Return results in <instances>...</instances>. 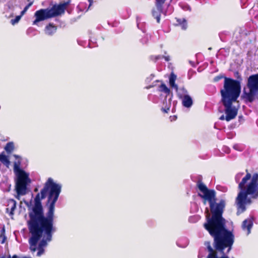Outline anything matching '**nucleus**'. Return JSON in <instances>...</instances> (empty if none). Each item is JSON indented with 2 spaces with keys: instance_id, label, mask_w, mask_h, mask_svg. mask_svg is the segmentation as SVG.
I'll return each instance as SVG.
<instances>
[{
  "instance_id": "obj_7",
  "label": "nucleus",
  "mask_w": 258,
  "mask_h": 258,
  "mask_svg": "<svg viewBox=\"0 0 258 258\" xmlns=\"http://www.w3.org/2000/svg\"><path fill=\"white\" fill-rule=\"evenodd\" d=\"M70 3V1H69L59 4H55L51 8H47L51 18L63 14Z\"/></svg>"
},
{
  "instance_id": "obj_21",
  "label": "nucleus",
  "mask_w": 258,
  "mask_h": 258,
  "mask_svg": "<svg viewBox=\"0 0 258 258\" xmlns=\"http://www.w3.org/2000/svg\"><path fill=\"white\" fill-rule=\"evenodd\" d=\"M205 245L207 246L208 250L209 252V254H211L212 255H213L215 253V252L214 249L211 246L210 242L209 241H206L205 242Z\"/></svg>"
},
{
  "instance_id": "obj_16",
  "label": "nucleus",
  "mask_w": 258,
  "mask_h": 258,
  "mask_svg": "<svg viewBox=\"0 0 258 258\" xmlns=\"http://www.w3.org/2000/svg\"><path fill=\"white\" fill-rule=\"evenodd\" d=\"M176 20V25L180 26L182 30H186L187 27V22L185 19H177Z\"/></svg>"
},
{
  "instance_id": "obj_23",
  "label": "nucleus",
  "mask_w": 258,
  "mask_h": 258,
  "mask_svg": "<svg viewBox=\"0 0 258 258\" xmlns=\"http://www.w3.org/2000/svg\"><path fill=\"white\" fill-rule=\"evenodd\" d=\"M22 16V15H21L20 16H17L16 17V18L15 19H12L11 20V22L12 24L14 25L16 23H18L19 21V20H20Z\"/></svg>"
},
{
  "instance_id": "obj_5",
  "label": "nucleus",
  "mask_w": 258,
  "mask_h": 258,
  "mask_svg": "<svg viewBox=\"0 0 258 258\" xmlns=\"http://www.w3.org/2000/svg\"><path fill=\"white\" fill-rule=\"evenodd\" d=\"M241 89L239 81L224 77L223 88L220 90L221 102H236L240 96Z\"/></svg>"
},
{
  "instance_id": "obj_30",
  "label": "nucleus",
  "mask_w": 258,
  "mask_h": 258,
  "mask_svg": "<svg viewBox=\"0 0 258 258\" xmlns=\"http://www.w3.org/2000/svg\"><path fill=\"white\" fill-rule=\"evenodd\" d=\"M183 9L185 11H191V8L188 5H186L184 7H183Z\"/></svg>"
},
{
  "instance_id": "obj_29",
  "label": "nucleus",
  "mask_w": 258,
  "mask_h": 258,
  "mask_svg": "<svg viewBox=\"0 0 258 258\" xmlns=\"http://www.w3.org/2000/svg\"><path fill=\"white\" fill-rule=\"evenodd\" d=\"M223 78H224L222 76H216V77L214 78V81L215 82H218L220 80H221V79H222Z\"/></svg>"
},
{
  "instance_id": "obj_10",
  "label": "nucleus",
  "mask_w": 258,
  "mask_h": 258,
  "mask_svg": "<svg viewBox=\"0 0 258 258\" xmlns=\"http://www.w3.org/2000/svg\"><path fill=\"white\" fill-rule=\"evenodd\" d=\"M253 226V221L251 218L247 219L244 220L242 224V228L243 230L246 231L247 235L250 234L251 229Z\"/></svg>"
},
{
  "instance_id": "obj_40",
  "label": "nucleus",
  "mask_w": 258,
  "mask_h": 258,
  "mask_svg": "<svg viewBox=\"0 0 258 258\" xmlns=\"http://www.w3.org/2000/svg\"><path fill=\"white\" fill-rule=\"evenodd\" d=\"M239 119H241V118H242V116H239Z\"/></svg>"
},
{
  "instance_id": "obj_35",
  "label": "nucleus",
  "mask_w": 258,
  "mask_h": 258,
  "mask_svg": "<svg viewBox=\"0 0 258 258\" xmlns=\"http://www.w3.org/2000/svg\"><path fill=\"white\" fill-rule=\"evenodd\" d=\"M221 120H223L225 119V116L224 115H222L219 118Z\"/></svg>"
},
{
  "instance_id": "obj_18",
  "label": "nucleus",
  "mask_w": 258,
  "mask_h": 258,
  "mask_svg": "<svg viewBox=\"0 0 258 258\" xmlns=\"http://www.w3.org/2000/svg\"><path fill=\"white\" fill-rule=\"evenodd\" d=\"M156 9H157L156 8ZM163 12V7H162V10L161 11H159L158 9L156 10H153L152 11V15L156 19L157 22L158 23L160 22V14Z\"/></svg>"
},
{
  "instance_id": "obj_20",
  "label": "nucleus",
  "mask_w": 258,
  "mask_h": 258,
  "mask_svg": "<svg viewBox=\"0 0 258 258\" xmlns=\"http://www.w3.org/2000/svg\"><path fill=\"white\" fill-rule=\"evenodd\" d=\"M14 149V145L13 142L8 143L5 147V150L8 153H11Z\"/></svg>"
},
{
  "instance_id": "obj_15",
  "label": "nucleus",
  "mask_w": 258,
  "mask_h": 258,
  "mask_svg": "<svg viewBox=\"0 0 258 258\" xmlns=\"http://www.w3.org/2000/svg\"><path fill=\"white\" fill-rule=\"evenodd\" d=\"M177 92V96L179 99H181L182 97L188 95L187 90L184 87L178 88L177 90H175Z\"/></svg>"
},
{
  "instance_id": "obj_39",
  "label": "nucleus",
  "mask_w": 258,
  "mask_h": 258,
  "mask_svg": "<svg viewBox=\"0 0 258 258\" xmlns=\"http://www.w3.org/2000/svg\"><path fill=\"white\" fill-rule=\"evenodd\" d=\"M0 258H6L5 256H3L2 257H1ZM9 258H11V256L9 255ZM12 258H13V256L12 257Z\"/></svg>"
},
{
  "instance_id": "obj_11",
  "label": "nucleus",
  "mask_w": 258,
  "mask_h": 258,
  "mask_svg": "<svg viewBox=\"0 0 258 258\" xmlns=\"http://www.w3.org/2000/svg\"><path fill=\"white\" fill-rule=\"evenodd\" d=\"M56 26H54L52 23H49L45 27L44 31L46 34L49 36H52L56 32Z\"/></svg>"
},
{
  "instance_id": "obj_42",
  "label": "nucleus",
  "mask_w": 258,
  "mask_h": 258,
  "mask_svg": "<svg viewBox=\"0 0 258 258\" xmlns=\"http://www.w3.org/2000/svg\"><path fill=\"white\" fill-rule=\"evenodd\" d=\"M208 49H209V50H211V49H212V48H211V47H209V48H208Z\"/></svg>"
},
{
  "instance_id": "obj_27",
  "label": "nucleus",
  "mask_w": 258,
  "mask_h": 258,
  "mask_svg": "<svg viewBox=\"0 0 258 258\" xmlns=\"http://www.w3.org/2000/svg\"><path fill=\"white\" fill-rule=\"evenodd\" d=\"M234 76L237 78V80H235L236 81H239L240 83V85H241V81H242L241 77L240 74L238 72H236L234 73Z\"/></svg>"
},
{
  "instance_id": "obj_26",
  "label": "nucleus",
  "mask_w": 258,
  "mask_h": 258,
  "mask_svg": "<svg viewBox=\"0 0 258 258\" xmlns=\"http://www.w3.org/2000/svg\"><path fill=\"white\" fill-rule=\"evenodd\" d=\"M243 174V172H239L236 175L235 177V179L236 182H238L239 181L240 178H241Z\"/></svg>"
},
{
  "instance_id": "obj_34",
  "label": "nucleus",
  "mask_w": 258,
  "mask_h": 258,
  "mask_svg": "<svg viewBox=\"0 0 258 258\" xmlns=\"http://www.w3.org/2000/svg\"><path fill=\"white\" fill-rule=\"evenodd\" d=\"M189 62L190 63V64H191V66H192L194 67L196 66V64H195V62L194 61L189 60Z\"/></svg>"
},
{
  "instance_id": "obj_22",
  "label": "nucleus",
  "mask_w": 258,
  "mask_h": 258,
  "mask_svg": "<svg viewBox=\"0 0 258 258\" xmlns=\"http://www.w3.org/2000/svg\"><path fill=\"white\" fill-rule=\"evenodd\" d=\"M166 0H156V6L157 9L161 11L162 10V6Z\"/></svg>"
},
{
  "instance_id": "obj_19",
  "label": "nucleus",
  "mask_w": 258,
  "mask_h": 258,
  "mask_svg": "<svg viewBox=\"0 0 258 258\" xmlns=\"http://www.w3.org/2000/svg\"><path fill=\"white\" fill-rule=\"evenodd\" d=\"M159 91L160 92H164L167 95L169 94L170 93V90L164 83L161 84L159 86Z\"/></svg>"
},
{
  "instance_id": "obj_24",
  "label": "nucleus",
  "mask_w": 258,
  "mask_h": 258,
  "mask_svg": "<svg viewBox=\"0 0 258 258\" xmlns=\"http://www.w3.org/2000/svg\"><path fill=\"white\" fill-rule=\"evenodd\" d=\"M33 4V2H31L29 3L24 9V10L21 12V15H23L28 10L30 6H31Z\"/></svg>"
},
{
  "instance_id": "obj_3",
  "label": "nucleus",
  "mask_w": 258,
  "mask_h": 258,
  "mask_svg": "<svg viewBox=\"0 0 258 258\" xmlns=\"http://www.w3.org/2000/svg\"><path fill=\"white\" fill-rule=\"evenodd\" d=\"M197 186L199 190L203 193L198 194V196L203 199L206 204V201L210 205L212 217H207V222L204 224L205 228H208L217 225L225 224V220L222 217L224 208L225 207V201L221 200L219 203H216V191L214 189H209L206 185L202 181H199Z\"/></svg>"
},
{
  "instance_id": "obj_41",
  "label": "nucleus",
  "mask_w": 258,
  "mask_h": 258,
  "mask_svg": "<svg viewBox=\"0 0 258 258\" xmlns=\"http://www.w3.org/2000/svg\"><path fill=\"white\" fill-rule=\"evenodd\" d=\"M151 77H152V78L150 79H152V78L154 77V76L153 75H151Z\"/></svg>"
},
{
  "instance_id": "obj_33",
  "label": "nucleus",
  "mask_w": 258,
  "mask_h": 258,
  "mask_svg": "<svg viewBox=\"0 0 258 258\" xmlns=\"http://www.w3.org/2000/svg\"><path fill=\"white\" fill-rule=\"evenodd\" d=\"M162 57L164 58L165 60L166 61H168L170 60V57L169 56H162Z\"/></svg>"
},
{
  "instance_id": "obj_4",
  "label": "nucleus",
  "mask_w": 258,
  "mask_h": 258,
  "mask_svg": "<svg viewBox=\"0 0 258 258\" xmlns=\"http://www.w3.org/2000/svg\"><path fill=\"white\" fill-rule=\"evenodd\" d=\"M205 229L214 237V246L216 250L224 254V250L227 248V253L230 252L234 242V235L226 228L225 224Z\"/></svg>"
},
{
  "instance_id": "obj_28",
  "label": "nucleus",
  "mask_w": 258,
  "mask_h": 258,
  "mask_svg": "<svg viewBox=\"0 0 258 258\" xmlns=\"http://www.w3.org/2000/svg\"><path fill=\"white\" fill-rule=\"evenodd\" d=\"M161 58H162V56H161V55H157L155 56L151 57V59H152L153 60H154L155 61Z\"/></svg>"
},
{
  "instance_id": "obj_9",
  "label": "nucleus",
  "mask_w": 258,
  "mask_h": 258,
  "mask_svg": "<svg viewBox=\"0 0 258 258\" xmlns=\"http://www.w3.org/2000/svg\"><path fill=\"white\" fill-rule=\"evenodd\" d=\"M35 20L33 25H37L38 23L51 18L48 9H41L35 12L34 14Z\"/></svg>"
},
{
  "instance_id": "obj_31",
  "label": "nucleus",
  "mask_w": 258,
  "mask_h": 258,
  "mask_svg": "<svg viewBox=\"0 0 258 258\" xmlns=\"http://www.w3.org/2000/svg\"><path fill=\"white\" fill-rule=\"evenodd\" d=\"M13 156H14V157L16 159H19L18 161H20L21 162V161H20V160H21V157H20V156L15 154V155H13Z\"/></svg>"
},
{
  "instance_id": "obj_8",
  "label": "nucleus",
  "mask_w": 258,
  "mask_h": 258,
  "mask_svg": "<svg viewBox=\"0 0 258 258\" xmlns=\"http://www.w3.org/2000/svg\"><path fill=\"white\" fill-rule=\"evenodd\" d=\"M234 102H222L225 107V113L226 114L225 120L227 121L234 119L237 114V109L232 106Z\"/></svg>"
},
{
  "instance_id": "obj_17",
  "label": "nucleus",
  "mask_w": 258,
  "mask_h": 258,
  "mask_svg": "<svg viewBox=\"0 0 258 258\" xmlns=\"http://www.w3.org/2000/svg\"><path fill=\"white\" fill-rule=\"evenodd\" d=\"M0 161L7 167H9L10 164V161L8 157L3 154H0Z\"/></svg>"
},
{
  "instance_id": "obj_36",
  "label": "nucleus",
  "mask_w": 258,
  "mask_h": 258,
  "mask_svg": "<svg viewBox=\"0 0 258 258\" xmlns=\"http://www.w3.org/2000/svg\"><path fill=\"white\" fill-rule=\"evenodd\" d=\"M88 1L89 3V8L92 5V4L93 3V0H88Z\"/></svg>"
},
{
  "instance_id": "obj_32",
  "label": "nucleus",
  "mask_w": 258,
  "mask_h": 258,
  "mask_svg": "<svg viewBox=\"0 0 258 258\" xmlns=\"http://www.w3.org/2000/svg\"><path fill=\"white\" fill-rule=\"evenodd\" d=\"M170 110V108L169 107L167 108L166 109V108H162V110L164 112H166V113H167Z\"/></svg>"
},
{
  "instance_id": "obj_12",
  "label": "nucleus",
  "mask_w": 258,
  "mask_h": 258,
  "mask_svg": "<svg viewBox=\"0 0 258 258\" xmlns=\"http://www.w3.org/2000/svg\"><path fill=\"white\" fill-rule=\"evenodd\" d=\"M183 106L186 108L191 107L193 104L191 97L188 95L181 98Z\"/></svg>"
},
{
  "instance_id": "obj_6",
  "label": "nucleus",
  "mask_w": 258,
  "mask_h": 258,
  "mask_svg": "<svg viewBox=\"0 0 258 258\" xmlns=\"http://www.w3.org/2000/svg\"><path fill=\"white\" fill-rule=\"evenodd\" d=\"M21 162H15L14 172L16 175V190L18 195H24L26 193L27 185L31 182L29 173L20 168Z\"/></svg>"
},
{
  "instance_id": "obj_38",
  "label": "nucleus",
  "mask_w": 258,
  "mask_h": 258,
  "mask_svg": "<svg viewBox=\"0 0 258 258\" xmlns=\"http://www.w3.org/2000/svg\"><path fill=\"white\" fill-rule=\"evenodd\" d=\"M153 87V85H150V86H147V87H146V88L148 89H150V88H152V87Z\"/></svg>"
},
{
  "instance_id": "obj_14",
  "label": "nucleus",
  "mask_w": 258,
  "mask_h": 258,
  "mask_svg": "<svg viewBox=\"0 0 258 258\" xmlns=\"http://www.w3.org/2000/svg\"><path fill=\"white\" fill-rule=\"evenodd\" d=\"M16 201L13 199H11L8 201V208L7 209V210L10 208L11 210L10 214L11 215H14V211L16 208Z\"/></svg>"
},
{
  "instance_id": "obj_37",
  "label": "nucleus",
  "mask_w": 258,
  "mask_h": 258,
  "mask_svg": "<svg viewBox=\"0 0 258 258\" xmlns=\"http://www.w3.org/2000/svg\"><path fill=\"white\" fill-rule=\"evenodd\" d=\"M6 238V237L5 236H4L3 240L2 241V243H4L5 242Z\"/></svg>"
},
{
  "instance_id": "obj_25",
  "label": "nucleus",
  "mask_w": 258,
  "mask_h": 258,
  "mask_svg": "<svg viewBox=\"0 0 258 258\" xmlns=\"http://www.w3.org/2000/svg\"><path fill=\"white\" fill-rule=\"evenodd\" d=\"M207 258H229V257L224 254L221 257H219L217 256V254L215 253L213 255H212L211 254H208Z\"/></svg>"
},
{
  "instance_id": "obj_2",
  "label": "nucleus",
  "mask_w": 258,
  "mask_h": 258,
  "mask_svg": "<svg viewBox=\"0 0 258 258\" xmlns=\"http://www.w3.org/2000/svg\"><path fill=\"white\" fill-rule=\"evenodd\" d=\"M238 188L240 191L235 200L238 215L246 210V206L251 204L252 200L258 198V174L255 173L251 176L247 172L239 182Z\"/></svg>"
},
{
  "instance_id": "obj_1",
  "label": "nucleus",
  "mask_w": 258,
  "mask_h": 258,
  "mask_svg": "<svg viewBox=\"0 0 258 258\" xmlns=\"http://www.w3.org/2000/svg\"><path fill=\"white\" fill-rule=\"evenodd\" d=\"M61 187V184L48 178L40 193L36 195L34 206L29 213V220L27 224L31 234L29 239L30 249L35 252L37 249L38 256L44 253V247L52 240V234L56 230L53 226L55 204Z\"/></svg>"
},
{
  "instance_id": "obj_13",
  "label": "nucleus",
  "mask_w": 258,
  "mask_h": 258,
  "mask_svg": "<svg viewBox=\"0 0 258 258\" xmlns=\"http://www.w3.org/2000/svg\"><path fill=\"white\" fill-rule=\"evenodd\" d=\"M176 79V76L173 73H171L169 79V85L171 88L175 89V90H177L178 86L175 84Z\"/></svg>"
}]
</instances>
